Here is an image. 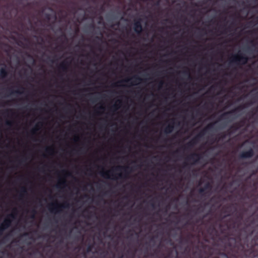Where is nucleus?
<instances>
[{"mask_svg":"<svg viewBox=\"0 0 258 258\" xmlns=\"http://www.w3.org/2000/svg\"><path fill=\"white\" fill-rule=\"evenodd\" d=\"M135 31L138 33L142 31V26L139 22H137L134 25Z\"/></svg>","mask_w":258,"mask_h":258,"instance_id":"f257e3e1","label":"nucleus"},{"mask_svg":"<svg viewBox=\"0 0 258 258\" xmlns=\"http://www.w3.org/2000/svg\"><path fill=\"white\" fill-rule=\"evenodd\" d=\"M252 155V151L251 150H249L248 151L246 152H244L241 154V157L243 158H248L250 157Z\"/></svg>","mask_w":258,"mask_h":258,"instance_id":"f03ea898","label":"nucleus"},{"mask_svg":"<svg viewBox=\"0 0 258 258\" xmlns=\"http://www.w3.org/2000/svg\"><path fill=\"white\" fill-rule=\"evenodd\" d=\"M10 221L9 220H5L1 225V229H5L10 224Z\"/></svg>","mask_w":258,"mask_h":258,"instance_id":"7ed1b4c3","label":"nucleus"},{"mask_svg":"<svg viewBox=\"0 0 258 258\" xmlns=\"http://www.w3.org/2000/svg\"><path fill=\"white\" fill-rule=\"evenodd\" d=\"M5 71H4L3 69H2V70H1V75H2V76L3 77V76H5Z\"/></svg>","mask_w":258,"mask_h":258,"instance_id":"20e7f679","label":"nucleus"}]
</instances>
